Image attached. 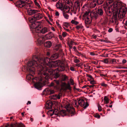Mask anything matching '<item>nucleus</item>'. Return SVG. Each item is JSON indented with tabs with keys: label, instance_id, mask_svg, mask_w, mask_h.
<instances>
[{
	"label": "nucleus",
	"instance_id": "obj_39",
	"mask_svg": "<svg viewBox=\"0 0 127 127\" xmlns=\"http://www.w3.org/2000/svg\"><path fill=\"white\" fill-rule=\"evenodd\" d=\"M25 8L27 9H29L31 7V4L30 3H28L26 4L25 5Z\"/></svg>",
	"mask_w": 127,
	"mask_h": 127
},
{
	"label": "nucleus",
	"instance_id": "obj_20",
	"mask_svg": "<svg viewBox=\"0 0 127 127\" xmlns=\"http://www.w3.org/2000/svg\"><path fill=\"white\" fill-rule=\"evenodd\" d=\"M52 103L50 100L46 102L45 107L47 109H51L52 107Z\"/></svg>",
	"mask_w": 127,
	"mask_h": 127
},
{
	"label": "nucleus",
	"instance_id": "obj_52",
	"mask_svg": "<svg viewBox=\"0 0 127 127\" xmlns=\"http://www.w3.org/2000/svg\"><path fill=\"white\" fill-rule=\"evenodd\" d=\"M108 59L107 58H106L104 59L103 62L107 64L108 63Z\"/></svg>",
	"mask_w": 127,
	"mask_h": 127
},
{
	"label": "nucleus",
	"instance_id": "obj_8",
	"mask_svg": "<svg viewBox=\"0 0 127 127\" xmlns=\"http://www.w3.org/2000/svg\"><path fill=\"white\" fill-rule=\"evenodd\" d=\"M60 65L57 68L54 69V72H56L57 71L58 72H60L61 71H63L64 70L65 68L67 67V64H65L64 61H61Z\"/></svg>",
	"mask_w": 127,
	"mask_h": 127
},
{
	"label": "nucleus",
	"instance_id": "obj_51",
	"mask_svg": "<svg viewBox=\"0 0 127 127\" xmlns=\"http://www.w3.org/2000/svg\"><path fill=\"white\" fill-rule=\"evenodd\" d=\"M67 34V33L65 32H63L62 33V35L64 37H65Z\"/></svg>",
	"mask_w": 127,
	"mask_h": 127
},
{
	"label": "nucleus",
	"instance_id": "obj_37",
	"mask_svg": "<svg viewBox=\"0 0 127 127\" xmlns=\"http://www.w3.org/2000/svg\"><path fill=\"white\" fill-rule=\"evenodd\" d=\"M34 1L35 5L37 6L38 8H40V6L38 2L39 1V0H34Z\"/></svg>",
	"mask_w": 127,
	"mask_h": 127
},
{
	"label": "nucleus",
	"instance_id": "obj_11",
	"mask_svg": "<svg viewBox=\"0 0 127 127\" xmlns=\"http://www.w3.org/2000/svg\"><path fill=\"white\" fill-rule=\"evenodd\" d=\"M65 4L64 0H59L56 3V7L57 8L62 10L64 5Z\"/></svg>",
	"mask_w": 127,
	"mask_h": 127
},
{
	"label": "nucleus",
	"instance_id": "obj_22",
	"mask_svg": "<svg viewBox=\"0 0 127 127\" xmlns=\"http://www.w3.org/2000/svg\"><path fill=\"white\" fill-rule=\"evenodd\" d=\"M16 4L17 6L20 8L23 7L26 5L25 3H24L23 1H21V0L18 1L16 3Z\"/></svg>",
	"mask_w": 127,
	"mask_h": 127
},
{
	"label": "nucleus",
	"instance_id": "obj_59",
	"mask_svg": "<svg viewBox=\"0 0 127 127\" xmlns=\"http://www.w3.org/2000/svg\"><path fill=\"white\" fill-rule=\"evenodd\" d=\"M54 81L58 85L60 84L59 81L58 80H54Z\"/></svg>",
	"mask_w": 127,
	"mask_h": 127
},
{
	"label": "nucleus",
	"instance_id": "obj_41",
	"mask_svg": "<svg viewBox=\"0 0 127 127\" xmlns=\"http://www.w3.org/2000/svg\"><path fill=\"white\" fill-rule=\"evenodd\" d=\"M69 44L72 45H76L77 43L75 42L73 40H71L69 42Z\"/></svg>",
	"mask_w": 127,
	"mask_h": 127
},
{
	"label": "nucleus",
	"instance_id": "obj_31",
	"mask_svg": "<svg viewBox=\"0 0 127 127\" xmlns=\"http://www.w3.org/2000/svg\"><path fill=\"white\" fill-rule=\"evenodd\" d=\"M60 98V95H53L51 96V98L54 100H56L57 99H59Z\"/></svg>",
	"mask_w": 127,
	"mask_h": 127
},
{
	"label": "nucleus",
	"instance_id": "obj_25",
	"mask_svg": "<svg viewBox=\"0 0 127 127\" xmlns=\"http://www.w3.org/2000/svg\"><path fill=\"white\" fill-rule=\"evenodd\" d=\"M44 45L45 47L50 48L52 45V43L49 41H47L44 43Z\"/></svg>",
	"mask_w": 127,
	"mask_h": 127
},
{
	"label": "nucleus",
	"instance_id": "obj_2",
	"mask_svg": "<svg viewBox=\"0 0 127 127\" xmlns=\"http://www.w3.org/2000/svg\"><path fill=\"white\" fill-rule=\"evenodd\" d=\"M34 60H32L29 62L28 63V65L27 67V70L30 73H31L33 74H34V71L36 69H37L38 71H39L41 74H42L43 75L40 76L39 77L41 76L42 78L43 79L42 80H44V79H46L44 78V76L43 74L44 72H46V70L45 69H43V68H42L40 66L37 64V62L36 61L34 62ZM48 79H46L47 80ZM37 81L39 80H38Z\"/></svg>",
	"mask_w": 127,
	"mask_h": 127
},
{
	"label": "nucleus",
	"instance_id": "obj_26",
	"mask_svg": "<svg viewBox=\"0 0 127 127\" xmlns=\"http://www.w3.org/2000/svg\"><path fill=\"white\" fill-rule=\"evenodd\" d=\"M115 11L114 12L112 18L113 19H114L115 20H117V18L118 11L117 10Z\"/></svg>",
	"mask_w": 127,
	"mask_h": 127
},
{
	"label": "nucleus",
	"instance_id": "obj_19",
	"mask_svg": "<svg viewBox=\"0 0 127 127\" xmlns=\"http://www.w3.org/2000/svg\"><path fill=\"white\" fill-rule=\"evenodd\" d=\"M70 10V8L68 6L64 5L63 8V9L61 10L63 13H69Z\"/></svg>",
	"mask_w": 127,
	"mask_h": 127
},
{
	"label": "nucleus",
	"instance_id": "obj_56",
	"mask_svg": "<svg viewBox=\"0 0 127 127\" xmlns=\"http://www.w3.org/2000/svg\"><path fill=\"white\" fill-rule=\"evenodd\" d=\"M53 113L55 115H57L58 113V110L57 109H55V110H53Z\"/></svg>",
	"mask_w": 127,
	"mask_h": 127
},
{
	"label": "nucleus",
	"instance_id": "obj_49",
	"mask_svg": "<svg viewBox=\"0 0 127 127\" xmlns=\"http://www.w3.org/2000/svg\"><path fill=\"white\" fill-rule=\"evenodd\" d=\"M61 45L60 44H58L56 45L55 49L56 50H58L59 49L61 48Z\"/></svg>",
	"mask_w": 127,
	"mask_h": 127
},
{
	"label": "nucleus",
	"instance_id": "obj_17",
	"mask_svg": "<svg viewBox=\"0 0 127 127\" xmlns=\"http://www.w3.org/2000/svg\"><path fill=\"white\" fill-rule=\"evenodd\" d=\"M39 11V10H37L30 9L27 10V12L28 14L32 15L37 13Z\"/></svg>",
	"mask_w": 127,
	"mask_h": 127
},
{
	"label": "nucleus",
	"instance_id": "obj_28",
	"mask_svg": "<svg viewBox=\"0 0 127 127\" xmlns=\"http://www.w3.org/2000/svg\"><path fill=\"white\" fill-rule=\"evenodd\" d=\"M53 35L51 32L49 33L46 35V37L47 39H50L53 36Z\"/></svg>",
	"mask_w": 127,
	"mask_h": 127
},
{
	"label": "nucleus",
	"instance_id": "obj_40",
	"mask_svg": "<svg viewBox=\"0 0 127 127\" xmlns=\"http://www.w3.org/2000/svg\"><path fill=\"white\" fill-rule=\"evenodd\" d=\"M109 98L107 96H105L104 97V100L105 101L106 104H107L109 103Z\"/></svg>",
	"mask_w": 127,
	"mask_h": 127
},
{
	"label": "nucleus",
	"instance_id": "obj_54",
	"mask_svg": "<svg viewBox=\"0 0 127 127\" xmlns=\"http://www.w3.org/2000/svg\"><path fill=\"white\" fill-rule=\"evenodd\" d=\"M100 85L101 86H103L104 87H106L107 86V84H105L103 82L101 83L100 84Z\"/></svg>",
	"mask_w": 127,
	"mask_h": 127
},
{
	"label": "nucleus",
	"instance_id": "obj_7",
	"mask_svg": "<svg viewBox=\"0 0 127 127\" xmlns=\"http://www.w3.org/2000/svg\"><path fill=\"white\" fill-rule=\"evenodd\" d=\"M111 8L109 7L107 9V11L105 10V12L106 14V15L104 16L103 18L104 19V22L105 24L107 23L109 17L111 16L112 14V12L110 10Z\"/></svg>",
	"mask_w": 127,
	"mask_h": 127
},
{
	"label": "nucleus",
	"instance_id": "obj_35",
	"mask_svg": "<svg viewBox=\"0 0 127 127\" xmlns=\"http://www.w3.org/2000/svg\"><path fill=\"white\" fill-rule=\"evenodd\" d=\"M83 27V26L81 23L77 26L75 27L78 30L82 29Z\"/></svg>",
	"mask_w": 127,
	"mask_h": 127
},
{
	"label": "nucleus",
	"instance_id": "obj_13",
	"mask_svg": "<svg viewBox=\"0 0 127 127\" xmlns=\"http://www.w3.org/2000/svg\"><path fill=\"white\" fill-rule=\"evenodd\" d=\"M78 104L81 107H83V108H86L89 105V104L87 102H86L85 103L84 100L82 99H81L79 100Z\"/></svg>",
	"mask_w": 127,
	"mask_h": 127
},
{
	"label": "nucleus",
	"instance_id": "obj_15",
	"mask_svg": "<svg viewBox=\"0 0 127 127\" xmlns=\"http://www.w3.org/2000/svg\"><path fill=\"white\" fill-rule=\"evenodd\" d=\"M38 30H36L35 29V31L36 32H39L42 33V34H45L48 31L49 29L48 28L46 27H44L42 29L40 30H39V28L37 27Z\"/></svg>",
	"mask_w": 127,
	"mask_h": 127
},
{
	"label": "nucleus",
	"instance_id": "obj_10",
	"mask_svg": "<svg viewBox=\"0 0 127 127\" xmlns=\"http://www.w3.org/2000/svg\"><path fill=\"white\" fill-rule=\"evenodd\" d=\"M32 77V75L30 74L27 75L26 76V78L28 80H30L32 79V82H35V80L36 81H37V80H38L39 81H42L43 80L41 76L38 77H35V78H33Z\"/></svg>",
	"mask_w": 127,
	"mask_h": 127
},
{
	"label": "nucleus",
	"instance_id": "obj_4",
	"mask_svg": "<svg viewBox=\"0 0 127 127\" xmlns=\"http://www.w3.org/2000/svg\"><path fill=\"white\" fill-rule=\"evenodd\" d=\"M127 11V8L122 6L120 8L118 14V17L119 18L122 19L124 18Z\"/></svg>",
	"mask_w": 127,
	"mask_h": 127
},
{
	"label": "nucleus",
	"instance_id": "obj_53",
	"mask_svg": "<svg viewBox=\"0 0 127 127\" xmlns=\"http://www.w3.org/2000/svg\"><path fill=\"white\" fill-rule=\"evenodd\" d=\"M74 61L75 63H77L80 62V61L77 59H74Z\"/></svg>",
	"mask_w": 127,
	"mask_h": 127
},
{
	"label": "nucleus",
	"instance_id": "obj_43",
	"mask_svg": "<svg viewBox=\"0 0 127 127\" xmlns=\"http://www.w3.org/2000/svg\"><path fill=\"white\" fill-rule=\"evenodd\" d=\"M63 26H64L66 28H68L69 26V24L67 22H64L63 23Z\"/></svg>",
	"mask_w": 127,
	"mask_h": 127
},
{
	"label": "nucleus",
	"instance_id": "obj_55",
	"mask_svg": "<svg viewBox=\"0 0 127 127\" xmlns=\"http://www.w3.org/2000/svg\"><path fill=\"white\" fill-rule=\"evenodd\" d=\"M94 117H95L97 118L98 119L100 117V116L97 113H96Z\"/></svg>",
	"mask_w": 127,
	"mask_h": 127
},
{
	"label": "nucleus",
	"instance_id": "obj_18",
	"mask_svg": "<svg viewBox=\"0 0 127 127\" xmlns=\"http://www.w3.org/2000/svg\"><path fill=\"white\" fill-rule=\"evenodd\" d=\"M90 17L92 19H97L98 17V16L96 12H95L93 11L90 13Z\"/></svg>",
	"mask_w": 127,
	"mask_h": 127
},
{
	"label": "nucleus",
	"instance_id": "obj_16",
	"mask_svg": "<svg viewBox=\"0 0 127 127\" xmlns=\"http://www.w3.org/2000/svg\"><path fill=\"white\" fill-rule=\"evenodd\" d=\"M37 13L34 15L35 19L38 20L42 19L43 18L44 16L43 14L38 13V12Z\"/></svg>",
	"mask_w": 127,
	"mask_h": 127
},
{
	"label": "nucleus",
	"instance_id": "obj_27",
	"mask_svg": "<svg viewBox=\"0 0 127 127\" xmlns=\"http://www.w3.org/2000/svg\"><path fill=\"white\" fill-rule=\"evenodd\" d=\"M34 85L35 87L38 90H40L42 87L41 84L40 82L35 83Z\"/></svg>",
	"mask_w": 127,
	"mask_h": 127
},
{
	"label": "nucleus",
	"instance_id": "obj_57",
	"mask_svg": "<svg viewBox=\"0 0 127 127\" xmlns=\"http://www.w3.org/2000/svg\"><path fill=\"white\" fill-rule=\"evenodd\" d=\"M71 84L72 85H73L74 84V81L73 79H70V80Z\"/></svg>",
	"mask_w": 127,
	"mask_h": 127
},
{
	"label": "nucleus",
	"instance_id": "obj_46",
	"mask_svg": "<svg viewBox=\"0 0 127 127\" xmlns=\"http://www.w3.org/2000/svg\"><path fill=\"white\" fill-rule=\"evenodd\" d=\"M87 8H88L87 6L86 5H84L82 8V10L83 11H85V12H86V10H87Z\"/></svg>",
	"mask_w": 127,
	"mask_h": 127
},
{
	"label": "nucleus",
	"instance_id": "obj_47",
	"mask_svg": "<svg viewBox=\"0 0 127 127\" xmlns=\"http://www.w3.org/2000/svg\"><path fill=\"white\" fill-rule=\"evenodd\" d=\"M57 26H58V28L62 30V28L61 26V25L59 24L58 22L57 21H56V22Z\"/></svg>",
	"mask_w": 127,
	"mask_h": 127
},
{
	"label": "nucleus",
	"instance_id": "obj_32",
	"mask_svg": "<svg viewBox=\"0 0 127 127\" xmlns=\"http://www.w3.org/2000/svg\"><path fill=\"white\" fill-rule=\"evenodd\" d=\"M46 91L47 92V93L49 95L53 94L54 93V90L51 89H46Z\"/></svg>",
	"mask_w": 127,
	"mask_h": 127
},
{
	"label": "nucleus",
	"instance_id": "obj_38",
	"mask_svg": "<svg viewBox=\"0 0 127 127\" xmlns=\"http://www.w3.org/2000/svg\"><path fill=\"white\" fill-rule=\"evenodd\" d=\"M71 23L72 24H74L75 25H77L79 23V22L76 21L75 20H72L71 22Z\"/></svg>",
	"mask_w": 127,
	"mask_h": 127
},
{
	"label": "nucleus",
	"instance_id": "obj_23",
	"mask_svg": "<svg viewBox=\"0 0 127 127\" xmlns=\"http://www.w3.org/2000/svg\"><path fill=\"white\" fill-rule=\"evenodd\" d=\"M92 21V19L90 17H86L85 18V24H90Z\"/></svg>",
	"mask_w": 127,
	"mask_h": 127
},
{
	"label": "nucleus",
	"instance_id": "obj_34",
	"mask_svg": "<svg viewBox=\"0 0 127 127\" xmlns=\"http://www.w3.org/2000/svg\"><path fill=\"white\" fill-rule=\"evenodd\" d=\"M60 114L61 116L64 117L66 115V111L64 110H62L60 112Z\"/></svg>",
	"mask_w": 127,
	"mask_h": 127
},
{
	"label": "nucleus",
	"instance_id": "obj_50",
	"mask_svg": "<svg viewBox=\"0 0 127 127\" xmlns=\"http://www.w3.org/2000/svg\"><path fill=\"white\" fill-rule=\"evenodd\" d=\"M75 5L77 7H79L80 5V3L76 1L75 2Z\"/></svg>",
	"mask_w": 127,
	"mask_h": 127
},
{
	"label": "nucleus",
	"instance_id": "obj_64",
	"mask_svg": "<svg viewBox=\"0 0 127 127\" xmlns=\"http://www.w3.org/2000/svg\"><path fill=\"white\" fill-rule=\"evenodd\" d=\"M55 15L56 16L58 17L59 15V13L58 11H56L55 13Z\"/></svg>",
	"mask_w": 127,
	"mask_h": 127
},
{
	"label": "nucleus",
	"instance_id": "obj_3",
	"mask_svg": "<svg viewBox=\"0 0 127 127\" xmlns=\"http://www.w3.org/2000/svg\"><path fill=\"white\" fill-rule=\"evenodd\" d=\"M45 70H46V72H44L43 73V75L45 76L44 78L46 79H48L50 78V75L48 73H49L50 75H53L55 78H58L60 76V74L58 73L57 71L56 72H54V70H53L52 68L50 69H47L46 68H45Z\"/></svg>",
	"mask_w": 127,
	"mask_h": 127
},
{
	"label": "nucleus",
	"instance_id": "obj_61",
	"mask_svg": "<svg viewBox=\"0 0 127 127\" xmlns=\"http://www.w3.org/2000/svg\"><path fill=\"white\" fill-rule=\"evenodd\" d=\"M90 83L93 85L95 84V82L94 80L91 81L90 82Z\"/></svg>",
	"mask_w": 127,
	"mask_h": 127
},
{
	"label": "nucleus",
	"instance_id": "obj_12",
	"mask_svg": "<svg viewBox=\"0 0 127 127\" xmlns=\"http://www.w3.org/2000/svg\"><path fill=\"white\" fill-rule=\"evenodd\" d=\"M61 89L64 90H66L67 89L71 90V87L69 83L66 84L65 82H63L62 83L61 85Z\"/></svg>",
	"mask_w": 127,
	"mask_h": 127
},
{
	"label": "nucleus",
	"instance_id": "obj_29",
	"mask_svg": "<svg viewBox=\"0 0 127 127\" xmlns=\"http://www.w3.org/2000/svg\"><path fill=\"white\" fill-rule=\"evenodd\" d=\"M44 38L43 36L39 37L37 39V41L39 44L42 43L44 42Z\"/></svg>",
	"mask_w": 127,
	"mask_h": 127
},
{
	"label": "nucleus",
	"instance_id": "obj_63",
	"mask_svg": "<svg viewBox=\"0 0 127 127\" xmlns=\"http://www.w3.org/2000/svg\"><path fill=\"white\" fill-rule=\"evenodd\" d=\"M48 16L49 18V19L51 21H52L53 20V19L52 18V16H50L49 15H48Z\"/></svg>",
	"mask_w": 127,
	"mask_h": 127
},
{
	"label": "nucleus",
	"instance_id": "obj_24",
	"mask_svg": "<svg viewBox=\"0 0 127 127\" xmlns=\"http://www.w3.org/2000/svg\"><path fill=\"white\" fill-rule=\"evenodd\" d=\"M96 5V2H95V0H94L90 3V4L89 7L91 8H93L95 7Z\"/></svg>",
	"mask_w": 127,
	"mask_h": 127
},
{
	"label": "nucleus",
	"instance_id": "obj_62",
	"mask_svg": "<svg viewBox=\"0 0 127 127\" xmlns=\"http://www.w3.org/2000/svg\"><path fill=\"white\" fill-rule=\"evenodd\" d=\"M67 78V77L65 75H64L63 77V80L64 81Z\"/></svg>",
	"mask_w": 127,
	"mask_h": 127
},
{
	"label": "nucleus",
	"instance_id": "obj_36",
	"mask_svg": "<svg viewBox=\"0 0 127 127\" xmlns=\"http://www.w3.org/2000/svg\"><path fill=\"white\" fill-rule=\"evenodd\" d=\"M110 63L112 64H115L117 63L116 60L115 59H113L111 60Z\"/></svg>",
	"mask_w": 127,
	"mask_h": 127
},
{
	"label": "nucleus",
	"instance_id": "obj_5",
	"mask_svg": "<svg viewBox=\"0 0 127 127\" xmlns=\"http://www.w3.org/2000/svg\"><path fill=\"white\" fill-rule=\"evenodd\" d=\"M127 11V8L122 6L120 8L118 14V17L119 18L122 19L124 18Z\"/></svg>",
	"mask_w": 127,
	"mask_h": 127
},
{
	"label": "nucleus",
	"instance_id": "obj_33",
	"mask_svg": "<svg viewBox=\"0 0 127 127\" xmlns=\"http://www.w3.org/2000/svg\"><path fill=\"white\" fill-rule=\"evenodd\" d=\"M76 54L79 56H81L82 57H85V56L84 54H83L79 52L78 51H76L75 53Z\"/></svg>",
	"mask_w": 127,
	"mask_h": 127
},
{
	"label": "nucleus",
	"instance_id": "obj_9",
	"mask_svg": "<svg viewBox=\"0 0 127 127\" xmlns=\"http://www.w3.org/2000/svg\"><path fill=\"white\" fill-rule=\"evenodd\" d=\"M122 4L121 3L119 2L115 1L113 3V5H112L111 6V9L113 10V11L118 10L119 9H120L121 7H120L121 6Z\"/></svg>",
	"mask_w": 127,
	"mask_h": 127
},
{
	"label": "nucleus",
	"instance_id": "obj_1",
	"mask_svg": "<svg viewBox=\"0 0 127 127\" xmlns=\"http://www.w3.org/2000/svg\"><path fill=\"white\" fill-rule=\"evenodd\" d=\"M33 60L34 61L37 62L38 64L40 66L45 69V68H46L47 69H50L47 66L50 67H55L60 65L61 61L60 60L53 61H50L49 58L47 57H42L39 58L36 55H34L32 57Z\"/></svg>",
	"mask_w": 127,
	"mask_h": 127
},
{
	"label": "nucleus",
	"instance_id": "obj_60",
	"mask_svg": "<svg viewBox=\"0 0 127 127\" xmlns=\"http://www.w3.org/2000/svg\"><path fill=\"white\" fill-rule=\"evenodd\" d=\"M98 110L99 111H101L102 110L101 107L100 105H98Z\"/></svg>",
	"mask_w": 127,
	"mask_h": 127
},
{
	"label": "nucleus",
	"instance_id": "obj_30",
	"mask_svg": "<svg viewBox=\"0 0 127 127\" xmlns=\"http://www.w3.org/2000/svg\"><path fill=\"white\" fill-rule=\"evenodd\" d=\"M104 12L103 10L100 8H99L97 10V13L100 16H102L103 15Z\"/></svg>",
	"mask_w": 127,
	"mask_h": 127
},
{
	"label": "nucleus",
	"instance_id": "obj_21",
	"mask_svg": "<svg viewBox=\"0 0 127 127\" xmlns=\"http://www.w3.org/2000/svg\"><path fill=\"white\" fill-rule=\"evenodd\" d=\"M59 57V54L57 53H56L52 55L50 58H49L50 61L54 60L58 58Z\"/></svg>",
	"mask_w": 127,
	"mask_h": 127
},
{
	"label": "nucleus",
	"instance_id": "obj_42",
	"mask_svg": "<svg viewBox=\"0 0 127 127\" xmlns=\"http://www.w3.org/2000/svg\"><path fill=\"white\" fill-rule=\"evenodd\" d=\"M104 1V0H97L95 2L97 3L98 4L100 5Z\"/></svg>",
	"mask_w": 127,
	"mask_h": 127
},
{
	"label": "nucleus",
	"instance_id": "obj_44",
	"mask_svg": "<svg viewBox=\"0 0 127 127\" xmlns=\"http://www.w3.org/2000/svg\"><path fill=\"white\" fill-rule=\"evenodd\" d=\"M89 12H90L89 11L86 12L83 15L84 17L85 18H86V17H90L88 16Z\"/></svg>",
	"mask_w": 127,
	"mask_h": 127
},
{
	"label": "nucleus",
	"instance_id": "obj_6",
	"mask_svg": "<svg viewBox=\"0 0 127 127\" xmlns=\"http://www.w3.org/2000/svg\"><path fill=\"white\" fill-rule=\"evenodd\" d=\"M29 22L32 23V28L38 30L37 27L39 25V23L35 21L36 19L34 18V16L33 17H30L29 18Z\"/></svg>",
	"mask_w": 127,
	"mask_h": 127
},
{
	"label": "nucleus",
	"instance_id": "obj_48",
	"mask_svg": "<svg viewBox=\"0 0 127 127\" xmlns=\"http://www.w3.org/2000/svg\"><path fill=\"white\" fill-rule=\"evenodd\" d=\"M107 3H108L110 4V6L111 7L112 5H113L114 2L112 0H108L107 1Z\"/></svg>",
	"mask_w": 127,
	"mask_h": 127
},
{
	"label": "nucleus",
	"instance_id": "obj_14",
	"mask_svg": "<svg viewBox=\"0 0 127 127\" xmlns=\"http://www.w3.org/2000/svg\"><path fill=\"white\" fill-rule=\"evenodd\" d=\"M65 108L67 111L68 112L72 114H74L75 112L74 108L71 106L69 104H68L66 105Z\"/></svg>",
	"mask_w": 127,
	"mask_h": 127
},
{
	"label": "nucleus",
	"instance_id": "obj_58",
	"mask_svg": "<svg viewBox=\"0 0 127 127\" xmlns=\"http://www.w3.org/2000/svg\"><path fill=\"white\" fill-rule=\"evenodd\" d=\"M73 104H74V106L75 107H76L77 108L79 107V105L77 104V103L76 101H74Z\"/></svg>",
	"mask_w": 127,
	"mask_h": 127
},
{
	"label": "nucleus",
	"instance_id": "obj_45",
	"mask_svg": "<svg viewBox=\"0 0 127 127\" xmlns=\"http://www.w3.org/2000/svg\"><path fill=\"white\" fill-rule=\"evenodd\" d=\"M63 15L65 18L67 19L69 17V15L68 14H66V13L63 12Z\"/></svg>",
	"mask_w": 127,
	"mask_h": 127
}]
</instances>
